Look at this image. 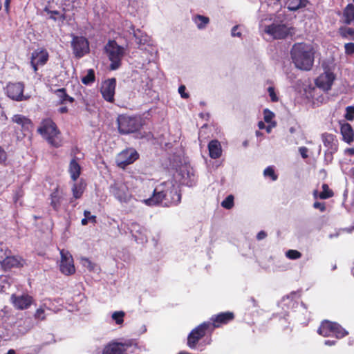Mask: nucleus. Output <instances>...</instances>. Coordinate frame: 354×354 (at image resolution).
Segmentation results:
<instances>
[{
	"label": "nucleus",
	"mask_w": 354,
	"mask_h": 354,
	"mask_svg": "<svg viewBox=\"0 0 354 354\" xmlns=\"http://www.w3.org/2000/svg\"><path fill=\"white\" fill-rule=\"evenodd\" d=\"M315 50L311 44L304 42L295 43L290 56L295 66L302 71H310L313 66Z\"/></svg>",
	"instance_id": "obj_1"
},
{
	"label": "nucleus",
	"mask_w": 354,
	"mask_h": 354,
	"mask_svg": "<svg viewBox=\"0 0 354 354\" xmlns=\"http://www.w3.org/2000/svg\"><path fill=\"white\" fill-rule=\"evenodd\" d=\"M170 185H158L154 188H151L149 186H142L133 191V201L141 202L149 207H153L160 205V202L163 198L165 199V196L163 194L164 191Z\"/></svg>",
	"instance_id": "obj_2"
},
{
	"label": "nucleus",
	"mask_w": 354,
	"mask_h": 354,
	"mask_svg": "<svg viewBox=\"0 0 354 354\" xmlns=\"http://www.w3.org/2000/svg\"><path fill=\"white\" fill-rule=\"evenodd\" d=\"M104 51L110 61V69L115 71L122 64V60L127 53L126 48L114 40H109L104 46Z\"/></svg>",
	"instance_id": "obj_3"
},
{
	"label": "nucleus",
	"mask_w": 354,
	"mask_h": 354,
	"mask_svg": "<svg viewBox=\"0 0 354 354\" xmlns=\"http://www.w3.org/2000/svg\"><path fill=\"white\" fill-rule=\"evenodd\" d=\"M37 131L50 145L55 147L61 146L60 132L52 120H44L41 122Z\"/></svg>",
	"instance_id": "obj_4"
},
{
	"label": "nucleus",
	"mask_w": 354,
	"mask_h": 354,
	"mask_svg": "<svg viewBox=\"0 0 354 354\" xmlns=\"http://www.w3.org/2000/svg\"><path fill=\"white\" fill-rule=\"evenodd\" d=\"M132 347L140 348L133 339L112 340L104 346L102 354H128V350Z\"/></svg>",
	"instance_id": "obj_5"
},
{
	"label": "nucleus",
	"mask_w": 354,
	"mask_h": 354,
	"mask_svg": "<svg viewBox=\"0 0 354 354\" xmlns=\"http://www.w3.org/2000/svg\"><path fill=\"white\" fill-rule=\"evenodd\" d=\"M130 181H117L110 186V193L121 204H129L133 201V193L129 188Z\"/></svg>",
	"instance_id": "obj_6"
},
{
	"label": "nucleus",
	"mask_w": 354,
	"mask_h": 354,
	"mask_svg": "<svg viewBox=\"0 0 354 354\" xmlns=\"http://www.w3.org/2000/svg\"><path fill=\"white\" fill-rule=\"evenodd\" d=\"M170 185L169 187L164 191V195L165 196V199L163 198L162 201L160 202V204H162L165 206H171L176 205L180 202L181 200V194L179 192L178 187L174 183L172 180H168L166 182H163L160 183L159 185Z\"/></svg>",
	"instance_id": "obj_7"
},
{
	"label": "nucleus",
	"mask_w": 354,
	"mask_h": 354,
	"mask_svg": "<svg viewBox=\"0 0 354 354\" xmlns=\"http://www.w3.org/2000/svg\"><path fill=\"white\" fill-rule=\"evenodd\" d=\"M118 129L122 133H129L136 131L140 127L139 120L135 117L124 115L118 118Z\"/></svg>",
	"instance_id": "obj_8"
},
{
	"label": "nucleus",
	"mask_w": 354,
	"mask_h": 354,
	"mask_svg": "<svg viewBox=\"0 0 354 354\" xmlns=\"http://www.w3.org/2000/svg\"><path fill=\"white\" fill-rule=\"evenodd\" d=\"M139 157L138 152L132 148L127 149L119 153L116 157L118 167L124 169L128 165L132 164Z\"/></svg>",
	"instance_id": "obj_9"
},
{
	"label": "nucleus",
	"mask_w": 354,
	"mask_h": 354,
	"mask_svg": "<svg viewBox=\"0 0 354 354\" xmlns=\"http://www.w3.org/2000/svg\"><path fill=\"white\" fill-rule=\"evenodd\" d=\"M71 46L73 53L77 57H82L89 51V44L87 39L84 37L73 35Z\"/></svg>",
	"instance_id": "obj_10"
},
{
	"label": "nucleus",
	"mask_w": 354,
	"mask_h": 354,
	"mask_svg": "<svg viewBox=\"0 0 354 354\" xmlns=\"http://www.w3.org/2000/svg\"><path fill=\"white\" fill-rule=\"evenodd\" d=\"M59 270L65 275H71L75 273V268L73 263V259L69 252L62 250L60 251Z\"/></svg>",
	"instance_id": "obj_11"
},
{
	"label": "nucleus",
	"mask_w": 354,
	"mask_h": 354,
	"mask_svg": "<svg viewBox=\"0 0 354 354\" xmlns=\"http://www.w3.org/2000/svg\"><path fill=\"white\" fill-rule=\"evenodd\" d=\"M24 85L21 82L9 83L6 86V93L8 96L16 101H23L28 100V96L23 94Z\"/></svg>",
	"instance_id": "obj_12"
},
{
	"label": "nucleus",
	"mask_w": 354,
	"mask_h": 354,
	"mask_svg": "<svg viewBox=\"0 0 354 354\" xmlns=\"http://www.w3.org/2000/svg\"><path fill=\"white\" fill-rule=\"evenodd\" d=\"M212 325L209 322H204L193 329L187 338V344L190 348H194L198 341L203 337L205 331Z\"/></svg>",
	"instance_id": "obj_13"
},
{
	"label": "nucleus",
	"mask_w": 354,
	"mask_h": 354,
	"mask_svg": "<svg viewBox=\"0 0 354 354\" xmlns=\"http://www.w3.org/2000/svg\"><path fill=\"white\" fill-rule=\"evenodd\" d=\"M267 34L275 39H285L290 34V29L285 24H272L267 26Z\"/></svg>",
	"instance_id": "obj_14"
},
{
	"label": "nucleus",
	"mask_w": 354,
	"mask_h": 354,
	"mask_svg": "<svg viewBox=\"0 0 354 354\" xmlns=\"http://www.w3.org/2000/svg\"><path fill=\"white\" fill-rule=\"evenodd\" d=\"M335 79V74L330 68H328L316 79L315 84L319 88L329 90Z\"/></svg>",
	"instance_id": "obj_15"
},
{
	"label": "nucleus",
	"mask_w": 354,
	"mask_h": 354,
	"mask_svg": "<svg viewBox=\"0 0 354 354\" xmlns=\"http://www.w3.org/2000/svg\"><path fill=\"white\" fill-rule=\"evenodd\" d=\"M116 80L114 78L104 81L101 86V93L104 99L112 102L114 100Z\"/></svg>",
	"instance_id": "obj_16"
},
{
	"label": "nucleus",
	"mask_w": 354,
	"mask_h": 354,
	"mask_svg": "<svg viewBox=\"0 0 354 354\" xmlns=\"http://www.w3.org/2000/svg\"><path fill=\"white\" fill-rule=\"evenodd\" d=\"M48 59V53L46 50L37 49L34 50L31 55L30 64L34 71L37 72V67L45 64Z\"/></svg>",
	"instance_id": "obj_17"
},
{
	"label": "nucleus",
	"mask_w": 354,
	"mask_h": 354,
	"mask_svg": "<svg viewBox=\"0 0 354 354\" xmlns=\"http://www.w3.org/2000/svg\"><path fill=\"white\" fill-rule=\"evenodd\" d=\"M19 333L16 332L13 326L0 325V344L16 339Z\"/></svg>",
	"instance_id": "obj_18"
},
{
	"label": "nucleus",
	"mask_w": 354,
	"mask_h": 354,
	"mask_svg": "<svg viewBox=\"0 0 354 354\" xmlns=\"http://www.w3.org/2000/svg\"><path fill=\"white\" fill-rule=\"evenodd\" d=\"M130 231L137 242L144 243L147 241V230L138 223H132L130 226Z\"/></svg>",
	"instance_id": "obj_19"
},
{
	"label": "nucleus",
	"mask_w": 354,
	"mask_h": 354,
	"mask_svg": "<svg viewBox=\"0 0 354 354\" xmlns=\"http://www.w3.org/2000/svg\"><path fill=\"white\" fill-rule=\"evenodd\" d=\"M182 176V183L187 186H192L196 182V176L192 168L183 166L180 170Z\"/></svg>",
	"instance_id": "obj_20"
},
{
	"label": "nucleus",
	"mask_w": 354,
	"mask_h": 354,
	"mask_svg": "<svg viewBox=\"0 0 354 354\" xmlns=\"http://www.w3.org/2000/svg\"><path fill=\"white\" fill-rule=\"evenodd\" d=\"M12 301L14 306L18 309H25L28 308L32 304V299L29 295L12 296Z\"/></svg>",
	"instance_id": "obj_21"
},
{
	"label": "nucleus",
	"mask_w": 354,
	"mask_h": 354,
	"mask_svg": "<svg viewBox=\"0 0 354 354\" xmlns=\"http://www.w3.org/2000/svg\"><path fill=\"white\" fill-rule=\"evenodd\" d=\"M335 324L336 322L329 320H324L321 322L320 326L317 329V333L323 337L333 336Z\"/></svg>",
	"instance_id": "obj_22"
},
{
	"label": "nucleus",
	"mask_w": 354,
	"mask_h": 354,
	"mask_svg": "<svg viewBox=\"0 0 354 354\" xmlns=\"http://www.w3.org/2000/svg\"><path fill=\"white\" fill-rule=\"evenodd\" d=\"M233 318V313L230 312L221 313L212 317L211 319L213 322V328L219 327L221 324H227L230 321L232 320Z\"/></svg>",
	"instance_id": "obj_23"
},
{
	"label": "nucleus",
	"mask_w": 354,
	"mask_h": 354,
	"mask_svg": "<svg viewBox=\"0 0 354 354\" xmlns=\"http://www.w3.org/2000/svg\"><path fill=\"white\" fill-rule=\"evenodd\" d=\"M10 254L2 261V268L4 270L10 269L15 267H20L24 265V260L19 257L10 256Z\"/></svg>",
	"instance_id": "obj_24"
},
{
	"label": "nucleus",
	"mask_w": 354,
	"mask_h": 354,
	"mask_svg": "<svg viewBox=\"0 0 354 354\" xmlns=\"http://www.w3.org/2000/svg\"><path fill=\"white\" fill-rule=\"evenodd\" d=\"M342 22L346 25H354V5L348 3L342 11Z\"/></svg>",
	"instance_id": "obj_25"
},
{
	"label": "nucleus",
	"mask_w": 354,
	"mask_h": 354,
	"mask_svg": "<svg viewBox=\"0 0 354 354\" xmlns=\"http://www.w3.org/2000/svg\"><path fill=\"white\" fill-rule=\"evenodd\" d=\"M209 155L212 159L219 158L222 155V147L220 142L212 140L208 144Z\"/></svg>",
	"instance_id": "obj_26"
},
{
	"label": "nucleus",
	"mask_w": 354,
	"mask_h": 354,
	"mask_svg": "<svg viewBox=\"0 0 354 354\" xmlns=\"http://www.w3.org/2000/svg\"><path fill=\"white\" fill-rule=\"evenodd\" d=\"M11 120L12 122L19 125L23 131H28L32 127L30 120L21 114L14 115Z\"/></svg>",
	"instance_id": "obj_27"
},
{
	"label": "nucleus",
	"mask_w": 354,
	"mask_h": 354,
	"mask_svg": "<svg viewBox=\"0 0 354 354\" xmlns=\"http://www.w3.org/2000/svg\"><path fill=\"white\" fill-rule=\"evenodd\" d=\"M340 131L344 142L351 144L354 141V131L349 123L342 124Z\"/></svg>",
	"instance_id": "obj_28"
},
{
	"label": "nucleus",
	"mask_w": 354,
	"mask_h": 354,
	"mask_svg": "<svg viewBox=\"0 0 354 354\" xmlns=\"http://www.w3.org/2000/svg\"><path fill=\"white\" fill-rule=\"evenodd\" d=\"M68 171L71 179L73 181L77 180L81 173V167L77 162L76 160H71L68 167Z\"/></svg>",
	"instance_id": "obj_29"
},
{
	"label": "nucleus",
	"mask_w": 354,
	"mask_h": 354,
	"mask_svg": "<svg viewBox=\"0 0 354 354\" xmlns=\"http://www.w3.org/2000/svg\"><path fill=\"white\" fill-rule=\"evenodd\" d=\"M308 0H288L287 8L290 11H297L306 7Z\"/></svg>",
	"instance_id": "obj_30"
},
{
	"label": "nucleus",
	"mask_w": 354,
	"mask_h": 354,
	"mask_svg": "<svg viewBox=\"0 0 354 354\" xmlns=\"http://www.w3.org/2000/svg\"><path fill=\"white\" fill-rule=\"evenodd\" d=\"M324 145L328 149H333L336 147V138L335 136L331 133H324L322 136Z\"/></svg>",
	"instance_id": "obj_31"
},
{
	"label": "nucleus",
	"mask_w": 354,
	"mask_h": 354,
	"mask_svg": "<svg viewBox=\"0 0 354 354\" xmlns=\"http://www.w3.org/2000/svg\"><path fill=\"white\" fill-rule=\"evenodd\" d=\"M49 300H45L44 302L38 308L35 312V317L37 319L44 320L46 318V310H51L48 306Z\"/></svg>",
	"instance_id": "obj_32"
},
{
	"label": "nucleus",
	"mask_w": 354,
	"mask_h": 354,
	"mask_svg": "<svg viewBox=\"0 0 354 354\" xmlns=\"http://www.w3.org/2000/svg\"><path fill=\"white\" fill-rule=\"evenodd\" d=\"M85 187L86 183L83 180H81L78 183H74L72 187V192L73 197L75 198H80L82 196L85 189Z\"/></svg>",
	"instance_id": "obj_33"
},
{
	"label": "nucleus",
	"mask_w": 354,
	"mask_h": 354,
	"mask_svg": "<svg viewBox=\"0 0 354 354\" xmlns=\"http://www.w3.org/2000/svg\"><path fill=\"white\" fill-rule=\"evenodd\" d=\"M338 32L343 39L354 40V28H353L341 26L339 28Z\"/></svg>",
	"instance_id": "obj_34"
},
{
	"label": "nucleus",
	"mask_w": 354,
	"mask_h": 354,
	"mask_svg": "<svg viewBox=\"0 0 354 354\" xmlns=\"http://www.w3.org/2000/svg\"><path fill=\"white\" fill-rule=\"evenodd\" d=\"M125 315V312L122 310L114 311L111 313V318L113 322L121 326L124 323Z\"/></svg>",
	"instance_id": "obj_35"
},
{
	"label": "nucleus",
	"mask_w": 354,
	"mask_h": 354,
	"mask_svg": "<svg viewBox=\"0 0 354 354\" xmlns=\"http://www.w3.org/2000/svg\"><path fill=\"white\" fill-rule=\"evenodd\" d=\"M55 93L57 97L59 98V101L61 104H64L66 102H73V98L68 95L66 93V90L64 88H59L55 91Z\"/></svg>",
	"instance_id": "obj_36"
},
{
	"label": "nucleus",
	"mask_w": 354,
	"mask_h": 354,
	"mask_svg": "<svg viewBox=\"0 0 354 354\" xmlns=\"http://www.w3.org/2000/svg\"><path fill=\"white\" fill-rule=\"evenodd\" d=\"M193 20L197 28L201 30L204 29L209 22V18L203 15H196Z\"/></svg>",
	"instance_id": "obj_37"
},
{
	"label": "nucleus",
	"mask_w": 354,
	"mask_h": 354,
	"mask_svg": "<svg viewBox=\"0 0 354 354\" xmlns=\"http://www.w3.org/2000/svg\"><path fill=\"white\" fill-rule=\"evenodd\" d=\"M348 335V332L344 328L339 324L336 322L333 336H335L337 339H342Z\"/></svg>",
	"instance_id": "obj_38"
},
{
	"label": "nucleus",
	"mask_w": 354,
	"mask_h": 354,
	"mask_svg": "<svg viewBox=\"0 0 354 354\" xmlns=\"http://www.w3.org/2000/svg\"><path fill=\"white\" fill-rule=\"evenodd\" d=\"M322 192L319 194V198L320 199H327L333 196V192L329 189L327 184L324 183L322 186Z\"/></svg>",
	"instance_id": "obj_39"
},
{
	"label": "nucleus",
	"mask_w": 354,
	"mask_h": 354,
	"mask_svg": "<svg viewBox=\"0 0 354 354\" xmlns=\"http://www.w3.org/2000/svg\"><path fill=\"white\" fill-rule=\"evenodd\" d=\"M44 12L46 13L50 19L55 21L58 19H62L63 21L64 19V15L57 10H50L49 8H45Z\"/></svg>",
	"instance_id": "obj_40"
},
{
	"label": "nucleus",
	"mask_w": 354,
	"mask_h": 354,
	"mask_svg": "<svg viewBox=\"0 0 354 354\" xmlns=\"http://www.w3.org/2000/svg\"><path fill=\"white\" fill-rule=\"evenodd\" d=\"M274 116V113L267 109V133L270 132L272 128L277 126L276 121L272 120Z\"/></svg>",
	"instance_id": "obj_41"
},
{
	"label": "nucleus",
	"mask_w": 354,
	"mask_h": 354,
	"mask_svg": "<svg viewBox=\"0 0 354 354\" xmlns=\"http://www.w3.org/2000/svg\"><path fill=\"white\" fill-rule=\"evenodd\" d=\"M13 282V280L9 276H2L1 277V283L0 286L1 288V291L5 292L10 286V284Z\"/></svg>",
	"instance_id": "obj_42"
},
{
	"label": "nucleus",
	"mask_w": 354,
	"mask_h": 354,
	"mask_svg": "<svg viewBox=\"0 0 354 354\" xmlns=\"http://www.w3.org/2000/svg\"><path fill=\"white\" fill-rule=\"evenodd\" d=\"M84 218L82 219L81 223L83 225H86L88 222L95 223L96 222L95 216L91 215L89 211L85 210L84 212Z\"/></svg>",
	"instance_id": "obj_43"
},
{
	"label": "nucleus",
	"mask_w": 354,
	"mask_h": 354,
	"mask_svg": "<svg viewBox=\"0 0 354 354\" xmlns=\"http://www.w3.org/2000/svg\"><path fill=\"white\" fill-rule=\"evenodd\" d=\"M95 80V74L94 71L92 69H90L87 71V74L82 77V82L84 84H89L94 82Z\"/></svg>",
	"instance_id": "obj_44"
},
{
	"label": "nucleus",
	"mask_w": 354,
	"mask_h": 354,
	"mask_svg": "<svg viewBox=\"0 0 354 354\" xmlns=\"http://www.w3.org/2000/svg\"><path fill=\"white\" fill-rule=\"evenodd\" d=\"M301 255V253L296 250H289L286 252V257L292 260L298 259Z\"/></svg>",
	"instance_id": "obj_45"
},
{
	"label": "nucleus",
	"mask_w": 354,
	"mask_h": 354,
	"mask_svg": "<svg viewBox=\"0 0 354 354\" xmlns=\"http://www.w3.org/2000/svg\"><path fill=\"white\" fill-rule=\"evenodd\" d=\"M221 206L225 209H230L234 206V197L232 195H229L221 203Z\"/></svg>",
	"instance_id": "obj_46"
},
{
	"label": "nucleus",
	"mask_w": 354,
	"mask_h": 354,
	"mask_svg": "<svg viewBox=\"0 0 354 354\" xmlns=\"http://www.w3.org/2000/svg\"><path fill=\"white\" fill-rule=\"evenodd\" d=\"M82 265L86 268L89 270H94L95 268V264L92 263L86 257H82L80 259Z\"/></svg>",
	"instance_id": "obj_47"
},
{
	"label": "nucleus",
	"mask_w": 354,
	"mask_h": 354,
	"mask_svg": "<svg viewBox=\"0 0 354 354\" xmlns=\"http://www.w3.org/2000/svg\"><path fill=\"white\" fill-rule=\"evenodd\" d=\"M60 203V198L58 196L57 192H55L51 194V205L55 209H57Z\"/></svg>",
	"instance_id": "obj_48"
},
{
	"label": "nucleus",
	"mask_w": 354,
	"mask_h": 354,
	"mask_svg": "<svg viewBox=\"0 0 354 354\" xmlns=\"http://www.w3.org/2000/svg\"><path fill=\"white\" fill-rule=\"evenodd\" d=\"M344 117L349 121L354 120V106H348L346 108V114Z\"/></svg>",
	"instance_id": "obj_49"
},
{
	"label": "nucleus",
	"mask_w": 354,
	"mask_h": 354,
	"mask_svg": "<svg viewBox=\"0 0 354 354\" xmlns=\"http://www.w3.org/2000/svg\"><path fill=\"white\" fill-rule=\"evenodd\" d=\"M344 53L346 55L354 54V43L348 42L344 44Z\"/></svg>",
	"instance_id": "obj_50"
},
{
	"label": "nucleus",
	"mask_w": 354,
	"mask_h": 354,
	"mask_svg": "<svg viewBox=\"0 0 354 354\" xmlns=\"http://www.w3.org/2000/svg\"><path fill=\"white\" fill-rule=\"evenodd\" d=\"M267 91L268 92L269 96H270L272 102H278L279 101V97L277 96V94L274 87L270 86L267 88Z\"/></svg>",
	"instance_id": "obj_51"
},
{
	"label": "nucleus",
	"mask_w": 354,
	"mask_h": 354,
	"mask_svg": "<svg viewBox=\"0 0 354 354\" xmlns=\"http://www.w3.org/2000/svg\"><path fill=\"white\" fill-rule=\"evenodd\" d=\"M10 252L8 250L7 248L5 245L0 246V264L2 265V261L6 259L8 254Z\"/></svg>",
	"instance_id": "obj_52"
},
{
	"label": "nucleus",
	"mask_w": 354,
	"mask_h": 354,
	"mask_svg": "<svg viewBox=\"0 0 354 354\" xmlns=\"http://www.w3.org/2000/svg\"><path fill=\"white\" fill-rule=\"evenodd\" d=\"M267 176L270 178L273 181L277 180L278 175L275 173L273 167H267Z\"/></svg>",
	"instance_id": "obj_53"
},
{
	"label": "nucleus",
	"mask_w": 354,
	"mask_h": 354,
	"mask_svg": "<svg viewBox=\"0 0 354 354\" xmlns=\"http://www.w3.org/2000/svg\"><path fill=\"white\" fill-rule=\"evenodd\" d=\"M313 207L315 209H319V211L321 212H324L326 209L325 203H324L318 202V201H316V202H315L313 203Z\"/></svg>",
	"instance_id": "obj_54"
},
{
	"label": "nucleus",
	"mask_w": 354,
	"mask_h": 354,
	"mask_svg": "<svg viewBox=\"0 0 354 354\" xmlns=\"http://www.w3.org/2000/svg\"><path fill=\"white\" fill-rule=\"evenodd\" d=\"M7 160V153L0 146V164H5Z\"/></svg>",
	"instance_id": "obj_55"
},
{
	"label": "nucleus",
	"mask_w": 354,
	"mask_h": 354,
	"mask_svg": "<svg viewBox=\"0 0 354 354\" xmlns=\"http://www.w3.org/2000/svg\"><path fill=\"white\" fill-rule=\"evenodd\" d=\"M185 86L181 85L178 88V93L180 95L182 98L187 99L189 97V94L185 93Z\"/></svg>",
	"instance_id": "obj_56"
},
{
	"label": "nucleus",
	"mask_w": 354,
	"mask_h": 354,
	"mask_svg": "<svg viewBox=\"0 0 354 354\" xmlns=\"http://www.w3.org/2000/svg\"><path fill=\"white\" fill-rule=\"evenodd\" d=\"M299 151L300 153L301 156L303 158L306 159V158H307L308 157V149L307 147H301L299 149Z\"/></svg>",
	"instance_id": "obj_57"
},
{
	"label": "nucleus",
	"mask_w": 354,
	"mask_h": 354,
	"mask_svg": "<svg viewBox=\"0 0 354 354\" xmlns=\"http://www.w3.org/2000/svg\"><path fill=\"white\" fill-rule=\"evenodd\" d=\"M238 26H235L232 28L231 35L232 37H239L241 36V32L238 31Z\"/></svg>",
	"instance_id": "obj_58"
},
{
	"label": "nucleus",
	"mask_w": 354,
	"mask_h": 354,
	"mask_svg": "<svg viewBox=\"0 0 354 354\" xmlns=\"http://www.w3.org/2000/svg\"><path fill=\"white\" fill-rule=\"evenodd\" d=\"M147 332V326L145 324H141L136 330L138 335H142Z\"/></svg>",
	"instance_id": "obj_59"
},
{
	"label": "nucleus",
	"mask_w": 354,
	"mask_h": 354,
	"mask_svg": "<svg viewBox=\"0 0 354 354\" xmlns=\"http://www.w3.org/2000/svg\"><path fill=\"white\" fill-rule=\"evenodd\" d=\"M259 30L262 34L266 32V26L263 25V19H261L259 22Z\"/></svg>",
	"instance_id": "obj_60"
},
{
	"label": "nucleus",
	"mask_w": 354,
	"mask_h": 354,
	"mask_svg": "<svg viewBox=\"0 0 354 354\" xmlns=\"http://www.w3.org/2000/svg\"><path fill=\"white\" fill-rule=\"evenodd\" d=\"M266 237V233L264 231H261L259 232L257 235V238L258 240H262L264 238Z\"/></svg>",
	"instance_id": "obj_61"
},
{
	"label": "nucleus",
	"mask_w": 354,
	"mask_h": 354,
	"mask_svg": "<svg viewBox=\"0 0 354 354\" xmlns=\"http://www.w3.org/2000/svg\"><path fill=\"white\" fill-rule=\"evenodd\" d=\"M68 111V109L66 106H61L59 109H58V111L59 113H64L66 112H67Z\"/></svg>",
	"instance_id": "obj_62"
},
{
	"label": "nucleus",
	"mask_w": 354,
	"mask_h": 354,
	"mask_svg": "<svg viewBox=\"0 0 354 354\" xmlns=\"http://www.w3.org/2000/svg\"><path fill=\"white\" fill-rule=\"evenodd\" d=\"M10 3V0L5 1V8L7 11H8Z\"/></svg>",
	"instance_id": "obj_63"
},
{
	"label": "nucleus",
	"mask_w": 354,
	"mask_h": 354,
	"mask_svg": "<svg viewBox=\"0 0 354 354\" xmlns=\"http://www.w3.org/2000/svg\"><path fill=\"white\" fill-rule=\"evenodd\" d=\"M258 126H259V128L260 129H264L265 127V124H264V122L263 121H260L259 123H258Z\"/></svg>",
	"instance_id": "obj_64"
}]
</instances>
